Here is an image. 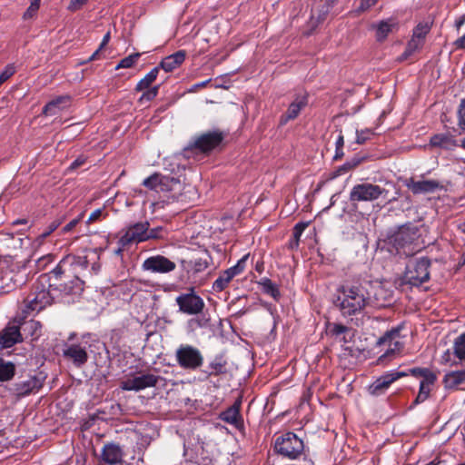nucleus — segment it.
Masks as SVG:
<instances>
[{"label":"nucleus","mask_w":465,"mask_h":465,"mask_svg":"<svg viewBox=\"0 0 465 465\" xmlns=\"http://www.w3.org/2000/svg\"><path fill=\"white\" fill-rule=\"evenodd\" d=\"M249 256V253L243 255L235 265L230 267V270L233 272L235 276L241 274L245 270Z\"/></svg>","instance_id":"obj_43"},{"label":"nucleus","mask_w":465,"mask_h":465,"mask_svg":"<svg viewBox=\"0 0 465 465\" xmlns=\"http://www.w3.org/2000/svg\"><path fill=\"white\" fill-rule=\"evenodd\" d=\"M389 191L380 185L362 183L354 185L350 192L351 203L372 202L380 197L387 198Z\"/></svg>","instance_id":"obj_8"},{"label":"nucleus","mask_w":465,"mask_h":465,"mask_svg":"<svg viewBox=\"0 0 465 465\" xmlns=\"http://www.w3.org/2000/svg\"><path fill=\"white\" fill-rule=\"evenodd\" d=\"M372 27L376 30L377 41L383 42L391 33L398 29V22L395 18H388L373 25Z\"/></svg>","instance_id":"obj_22"},{"label":"nucleus","mask_w":465,"mask_h":465,"mask_svg":"<svg viewBox=\"0 0 465 465\" xmlns=\"http://www.w3.org/2000/svg\"><path fill=\"white\" fill-rule=\"evenodd\" d=\"M464 380H443L446 388H457Z\"/></svg>","instance_id":"obj_59"},{"label":"nucleus","mask_w":465,"mask_h":465,"mask_svg":"<svg viewBox=\"0 0 465 465\" xmlns=\"http://www.w3.org/2000/svg\"><path fill=\"white\" fill-rule=\"evenodd\" d=\"M146 232L148 234V241L163 239L166 235V230L162 226H157L152 229H150V226H148Z\"/></svg>","instance_id":"obj_42"},{"label":"nucleus","mask_w":465,"mask_h":465,"mask_svg":"<svg viewBox=\"0 0 465 465\" xmlns=\"http://www.w3.org/2000/svg\"><path fill=\"white\" fill-rule=\"evenodd\" d=\"M86 160L87 158L84 155H80L71 163L68 169L70 171H74L79 167L83 166L86 163Z\"/></svg>","instance_id":"obj_53"},{"label":"nucleus","mask_w":465,"mask_h":465,"mask_svg":"<svg viewBox=\"0 0 465 465\" xmlns=\"http://www.w3.org/2000/svg\"><path fill=\"white\" fill-rule=\"evenodd\" d=\"M186 51L179 50L173 54H170L164 57L158 66L159 69L162 68L165 72H172L174 69L178 68L185 60Z\"/></svg>","instance_id":"obj_23"},{"label":"nucleus","mask_w":465,"mask_h":465,"mask_svg":"<svg viewBox=\"0 0 465 465\" xmlns=\"http://www.w3.org/2000/svg\"><path fill=\"white\" fill-rule=\"evenodd\" d=\"M407 188L413 194H421V193H434L437 190L443 189V185L436 180H420L416 181L413 178H411L406 183Z\"/></svg>","instance_id":"obj_17"},{"label":"nucleus","mask_w":465,"mask_h":465,"mask_svg":"<svg viewBox=\"0 0 465 465\" xmlns=\"http://www.w3.org/2000/svg\"><path fill=\"white\" fill-rule=\"evenodd\" d=\"M71 96L68 94L59 95L50 102H48L44 107L42 114L45 115H54L59 111L68 107L70 105Z\"/></svg>","instance_id":"obj_21"},{"label":"nucleus","mask_w":465,"mask_h":465,"mask_svg":"<svg viewBox=\"0 0 465 465\" xmlns=\"http://www.w3.org/2000/svg\"><path fill=\"white\" fill-rule=\"evenodd\" d=\"M430 31V25L428 23H419L413 29L412 36L424 41Z\"/></svg>","instance_id":"obj_40"},{"label":"nucleus","mask_w":465,"mask_h":465,"mask_svg":"<svg viewBox=\"0 0 465 465\" xmlns=\"http://www.w3.org/2000/svg\"><path fill=\"white\" fill-rule=\"evenodd\" d=\"M430 145L445 151H453L460 143L450 133L435 134L430 139Z\"/></svg>","instance_id":"obj_18"},{"label":"nucleus","mask_w":465,"mask_h":465,"mask_svg":"<svg viewBox=\"0 0 465 465\" xmlns=\"http://www.w3.org/2000/svg\"><path fill=\"white\" fill-rule=\"evenodd\" d=\"M158 92H159V85H155L151 88H148V89L144 90V92L141 95L139 101L140 102H143V100L152 101L157 96Z\"/></svg>","instance_id":"obj_44"},{"label":"nucleus","mask_w":465,"mask_h":465,"mask_svg":"<svg viewBox=\"0 0 465 465\" xmlns=\"http://www.w3.org/2000/svg\"><path fill=\"white\" fill-rule=\"evenodd\" d=\"M419 227L412 223H407L398 227V229L389 236V242L400 252L405 247H409L420 237Z\"/></svg>","instance_id":"obj_9"},{"label":"nucleus","mask_w":465,"mask_h":465,"mask_svg":"<svg viewBox=\"0 0 465 465\" xmlns=\"http://www.w3.org/2000/svg\"><path fill=\"white\" fill-rule=\"evenodd\" d=\"M15 374V365L0 358V378H13Z\"/></svg>","instance_id":"obj_38"},{"label":"nucleus","mask_w":465,"mask_h":465,"mask_svg":"<svg viewBox=\"0 0 465 465\" xmlns=\"http://www.w3.org/2000/svg\"><path fill=\"white\" fill-rule=\"evenodd\" d=\"M161 177L162 174L158 173H154L153 174L150 175L149 177L145 178L142 184L150 189L153 190L155 192H159L160 183H161Z\"/></svg>","instance_id":"obj_39"},{"label":"nucleus","mask_w":465,"mask_h":465,"mask_svg":"<svg viewBox=\"0 0 465 465\" xmlns=\"http://www.w3.org/2000/svg\"><path fill=\"white\" fill-rule=\"evenodd\" d=\"M18 324H20L24 331H28L29 334L33 338H37L40 336V330L42 328V324L39 322L31 320L28 322H24L23 323L18 322Z\"/></svg>","instance_id":"obj_36"},{"label":"nucleus","mask_w":465,"mask_h":465,"mask_svg":"<svg viewBox=\"0 0 465 465\" xmlns=\"http://www.w3.org/2000/svg\"><path fill=\"white\" fill-rule=\"evenodd\" d=\"M181 186L180 180L178 178L163 175L161 177V183L158 193H172L179 189Z\"/></svg>","instance_id":"obj_30"},{"label":"nucleus","mask_w":465,"mask_h":465,"mask_svg":"<svg viewBox=\"0 0 465 465\" xmlns=\"http://www.w3.org/2000/svg\"><path fill=\"white\" fill-rule=\"evenodd\" d=\"M227 362L223 356H216L206 367L204 372L208 376H217L226 372Z\"/></svg>","instance_id":"obj_27"},{"label":"nucleus","mask_w":465,"mask_h":465,"mask_svg":"<svg viewBox=\"0 0 465 465\" xmlns=\"http://www.w3.org/2000/svg\"><path fill=\"white\" fill-rule=\"evenodd\" d=\"M453 353L459 360L465 361V333L455 339Z\"/></svg>","instance_id":"obj_35"},{"label":"nucleus","mask_w":465,"mask_h":465,"mask_svg":"<svg viewBox=\"0 0 465 465\" xmlns=\"http://www.w3.org/2000/svg\"><path fill=\"white\" fill-rule=\"evenodd\" d=\"M175 359L180 367L189 371H195L203 364L201 351L190 344H181L176 349Z\"/></svg>","instance_id":"obj_7"},{"label":"nucleus","mask_w":465,"mask_h":465,"mask_svg":"<svg viewBox=\"0 0 465 465\" xmlns=\"http://www.w3.org/2000/svg\"><path fill=\"white\" fill-rule=\"evenodd\" d=\"M88 0H71L67 9L71 12H76L82 8L84 5L87 3Z\"/></svg>","instance_id":"obj_54"},{"label":"nucleus","mask_w":465,"mask_h":465,"mask_svg":"<svg viewBox=\"0 0 465 465\" xmlns=\"http://www.w3.org/2000/svg\"><path fill=\"white\" fill-rule=\"evenodd\" d=\"M402 330V326L399 325L397 327L391 328L387 331L378 340L379 345H388L389 348L386 351L385 355L387 354H394L396 352H400L403 348V343L399 341L401 336V331Z\"/></svg>","instance_id":"obj_16"},{"label":"nucleus","mask_w":465,"mask_h":465,"mask_svg":"<svg viewBox=\"0 0 465 465\" xmlns=\"http://www.w3.org/2000/svg\"><path fill=\"white\" fill-rule=\"evenodd\" d=\"M175 269L176 263L161 254L150 256L142 263V270L152 273L165 274L173 272Z\"/></svg>","instance_id":"obj_11"},{"label":"nucleus","mask_w":465,"mask_h":465,"mask_svg":"<svg viewBox=\"0 0 465 465\" xmlns=\"http://www.w3.org/2000/svg\"><path fill=\"white\" fill-rule=\"evenodd\" d=\"M40 1L41 0H31L29 7L26 9V11L24 14V18L28 19L33 17L36 12L38 11L40 7Z\"/></svg>","instance_id":"obj_48"},{"label":"nucleus","mask_w":465,"mask_h":465,"mask_svg":"<svg viewBox=\"0 0 465 465\" xmlns=\"http://www.w3.org/2000/svg\"><path fill=\"white\" fill-rule=\"evenodd\" d=\"M61 220L56 219L51 222L48 226L44 230V232L40 234L42 239H45L48 237L53 232H54L61 224Z\"/></svg>","instance_id":"obj_50"},{"label":"nucleus","mask_w":465,"mask_h":465,"mask_svg":"<svg viewBox=\"0 0 465 465\" xmlns=\"http://www.w3.org/2000/svg\"><path fill=\"white\" fill-rule=\"evenodd\" d=\"M424 45V41L411 37V39L408 42L407 46L405 48L404 53L402 54L403 57L407 59L409 56L413 54L415 52L420 50Z\"/></svg>","instance_id":"obj_37"},{"label":"nucleus","mask_w":465,"mask_h":465,"mask_svg":"<svg viewBox=\"0 0 465 465\" xmlns=\"http://www.w3.org/2000/svg\"><path fill=\"white\" fill-rule=\"evenodd\" d=\"M394 381L395 380H375V381L368 387V391L371 395L379 396L384 393Z\"/></svg>","instance_id":"obj_32"},{"label":"nucleus","mask_w":465,"mask_h":465,"mask_svg":"<svg viewBox=\"0 0 465 465\" xmlns=\"http://www.w3.org/2000/svg\"><path fill=\"white\" fill-rule=\"evenodd\" d=\"M54 259V256L51 253L43 255L35 260V265L38 270H44L49 263Z\"/></svg>","instance_id":"obj_46"},{"label":"nucleus","mask_w":465,"mask_h":465,"mask_svg":"<svg viewBox=\"0 0 465 465\" xmlns=\"http://www.w3.org/2000/svg\"><path fill=\"white\" fill-rule=\"evenodd\" d=\"M414 376L417 378H437V373H435L430 368H421V367H407V366H399L396 370L391 371L390 373L386 375H382L380 378H403L406 376Z\"/></svg>","instance_id":"obj_14"},{"label":"nucleus","mask_w":465,"mask_h":465,"mask_svg":"<svg viewBox=\"0 0 465 465\" xmlns=\"http://www.w3.org/2000/svg\"><path fill=\"white\" fill-rule=\"evenodd\" d=\"M26 273L23 272H17L14 273V270L6 271L3 272L2 281L10 282L15 287L21 286L25 282V277Z\"/></svg>","instance_id":"obj_33"},{"label":"nucleus","mask_w":465,"mask_h":465,"mask_svg":"<svg viewBox=\"0 0 465 465\" xmlns=\"http://www.w3.org/2000/svg\"><path fill=\"white\" fill-rule=\"evenodd\" d=\"M148 226H150V223L147 221L130 224L120 237V243L122 245H131L148 241V234L146 232Z\"/></svg>","instance_id":"obj_12"},{"label":"nucleus","mask_w":465,"mask_h":465,"mask_svg":"<svg viewBox=\"0 0 465 465\" xmlns=\"http://www.w3.org/2000/svg\"><path fill=\"white\" fill-rule=\"evenodd\" d=\"M101 51L102 49H100L99 46L98 49L95 52H94L93 54L87 60L81 62V64H85L87 63L99 59V54Z\"/></svg>","instance_id":"obj_61"},{"label":"nucleus","mask_w":465,"mask_h":465,"mask_svg":"<svg viewBox=\"0 0 465 465\" xmlns=\"http://www.w3.org/2000/svg\"><path fill=\"white\" fill-rule=\"evenodd\" d=\"M124 452L115 443L105 444L102 450L103 460L109 465H122Z\"/></svg>","instance_id":"obj_19"},{"label":"nucleus","mask_w":465,"mask_h":465,"mask_svg":"<svg viewBox=\"0 0 465 465\" xmlns=\"http://www.w3.org/2000/svg\"><path fill=\"white\" fill-rule=\"evenodd\" d=\"M258 284L262 286V292L271 296L274 301L278 302L281 298L279 287L267 277L262 278Z\"/></svg>","instance_id":"obj_29"},{"label":"nucleus","mask_w":465,"mask_h":465,"mask_svg":"<svg viewBox=\"0 0 465 465\" xmlns=\"http://www.w3.org/2000/svg\"><path fill=\"white\" fill-rule=\"evenodd\" d=\"M240 408H241V401H236L231 407L227 408L224 411L220 414V418L222 420L232 424L236 425L240 420Z\"/></svg>","instance_id":"obj_25"},{"label":"nucleus","mask_w":465,"mask_h":465,"mask_svg":"<svg viewBox=\"0 0 465 465\" xmlns=\"http://www.w3.org/2000/svg\"><path fill=\"white\" fill-rule=\"evenodd\" d=\"M444 378H465V371L447 373Z\"/></svg>","instance_id":"obj_63"},{"label":"nucleus","mask_w":465,"mask_h":465,"mask_svg":"<svg viewBox=\"0 0 465 465\" xmlns=\"http://www.w3.org/2000/svg\"><path fill=\"white\" fill-rule=\"evenodd\" d=\"M104 249L101 247L85 250L84 255L69 254L63 258L56 267L51 272L56 281L49 283V287H54L64 295H80L84 291V282L89 266L90 275L97 274L100 271L99 258Z\"/></svg>","instance_id":"obj_1"},{"label":"nucleus","mask_w":465,"mask_h":465,"mask_svg":"<svg viewBox=\"0 0 465 465\" xmlns=\"http://www.w3.org/2000/svg\"><path fill=\"white\" fill-rule=\"evenodd\" d=\"M80 217L73 219L71 222H69L64 228L63 232H71L79 223Z\"/></svg>","instance_id":"obj_58"},{"label":"nucleus","mask_w":465,"mask_h":465,"mask_svg":"<svg viewBox=\"0 0 465 465\" xmlns=\"http://www.w3.org/2000/svg\"><path fill=\"white\" fill-rule=\"evenodd\" d=\"M175 302L179 307V312L187 315H197L203 312L205 303L193 288L188 292L181 293L175 298Z\"/></svg>","instance_id":"obj_10"},{"label":"nucleus","mask_w":465,"mask_h":465,"mask_svg":"<svg viewBox=\"0 0 465 465\" xmlns=\"http://www.w3.org/2000/svg\"><path fill=\"white\" fill-rule=\"evenodd\" d=\"M378 0H361L360 9L364 11L373 6Z\"/></svg>","instance_id":"obj_60"},{"label":"nucleus","mask_w":465,"mask_h":465,"mask_svg":"<svg viewBox=\"0 0 465 465\" xmlns=\"http://www.w3.org/2000/svg\"><path fill=\"white\" fill-rule=\"evenodd\" d=\"M40 387H42V380H26L15 384L14 388H10V390L14 395L22 397L31 393L34 390H38Z\"/></svg>","instance_id":"obj_24"},{"label":"nucleus","mask_w":465,"mask_h":465,"mask_svg":"<svg viewBox=\"0 0 465 465\" xmlns=\"http://www.w3.org/2000/svg\"><path fill=\"white\" fill-rule=\"evenodd\" d=\"M310 222H299L297 223L292 229V237L298 240H301V236L303 233L304 230L309 226Z\"/></svg>","instance_id":"obj_47"},{"label":"nucleus","mask_w":465,"mask_h":465,"mask_svg":"<svg viewBox=\"0 0 465 465\" xmlns=\"http://www.w3.org/2000/svg\"><path fill=\"white\" fill-rule=\"evenodd\" d=\"M456 50H465V33L453 42Z\"/></svg>","instance_id":"obj_56"},{"label":"nucleus","mask_w":465,"mask_h":465,"mask_svg":"<svg viewBox=\"0 0 465 465\" xmlns=\"http://www.w3.org/2000/svg\"><path fill=\"white\" fill-rule=\"evenodd\" d=\"M430 261L422 257L415 260L407 266L404 274V282L411 286L419 287L430 280Z\"/></svg>","instance_id":"obj_6"},{"label":"nucleus","mask_w":465,"mask_h":465,"mask_svg":"<svg viewBox=\"0 0 465 465\" xmlns=\"http://www.w3.org/2000/svg\"><path fill=\"white\" fill-rule=\"evenodd\" d=\"M102 214H103V211L101 209L94 210L89 215V218L87 220V223H94V222H96V221L100 220Z\"/></svg>","instance_id":"obj_57"},{"label":"nucleus","mask_w":465,"mask_h":465,"mask_svg":"<svg viewBox=\"0 0 465 465\" xmlns=\"http://www.w3.org/2000/svg\"><path fill=\"white\" fill-rule=\"evenodd\" d=\"M157 380H124L122 388L125 391H140L156 385Z\"/></svg>","instance_id":"obj_26"},{"label":"nucleus","mask_w":465,"mask_h":465,"mask_svg":"<svg viewBox=\"0 0 465 465\" xmlns=\"http://www.w3.org/2000/svg\"><path fill=\"white\" fill-rule=\"evenodd\" d=\"M300 245V240L298 239H295V238H292L288 243V247L292 250H295V249H298Z\"/></svg>","instance_id":"obj_64"},{"label":"nucleus","mask_w":465,"mask_h":465,"mask_svg":"<svg viewBox=\"0 0 465 465\" xmlns=\"http://www.w3.org/2000/svg\"><path fill=\"white\" fill-rule=\"evenodd\" d=\"M304 448L303 440L291 431L278 436L274 442L275 452L289 460H296L301 457Z\"/></svg>","instance_id":"obj_5"},{"label":"nucleus","mask_w":465,"mask_h":465,"mask_svg":"<svg viewBox=\"0 0 465 465\" xmlns=\"http://www.w3.org/2000/svg\"><path fill=\"white\" fill-rule=\"evenodd\" d=\"M308 104L307 96H298L288 107L284 114L281 116V124H285L290 120H294L300 114L302 109Z\"/></svg>","instance_id":"obj_20"},{"label":"nucleus","mask_w":465,"mask_h":465,"mask_svg":"<svg viewBox=\"0 0 465 465\" xmlns=\"http://www.w3.org/2000/svg\"><path fill=\"white\" fill-rule=\"evenodd\" d=\"M87 342L81 341L79 343L64 344L63 349V357L73 362L76 367H81L88 361Z\"/></svg>","instance_id":"obj_13"},{"label":"nucleus","mask_w":465,"mask_h":465,"mask_svg":"<svg viewBox=\"0 0 465 465\" xmlns=\"http://www.w3.org/2000/svg\"><path fill=\"white\" fill-rule=\"evenodd\" d=\"M351 165L349 162H346L344 164L339 166L331 174V178H336L341 174H344L351 171Z\"/></svg>","instance_id":"obj_55"},{"label":"nucleus","mask_w":465,"mask_h":465,"mask_svg":"<svg viewBox=\"0 0 465 465\" xmlns=\"http://www.w3.org/2000/svg\"><path fill=\"white\" fill-rule=\"evenodd\" d=\"M226 134L220 129H213L198 134L193 137L184 153H198L210 155L213 152L220 150L223 146Z\"/></svg>","instance_id":"obj_3"},{"label":"nucleus","mask_w":465,"mask_h":465,"mask_svg":"<svg viewBox=\"0 0 465 465\" xmlns=\"http://www.w3.org/2000/svg\"><path fill=\"white\" fill-rule=\"evenodd\" d=\"M53 302V297L50 294L46 286L45 276H41L32 286L31 292L24 300L25 308L24 313L39 312L46 306L50 305Z\"/></svg>","instance_id":"obj_4"},{"label":"nucleus","mask_w":465,"mask_h":465,"mask_svg":"<svg viewBox=\"0 0 465 465\" xmlns=\"http://www.w3.org/2000/svg\"><path fill=\"white\" fill-rule=\"evenodd\" d=\"M235 277L233 272L230 270V268L223 271L218 278L213 283V290L216 292H223L225 290L231 281Z\"/></svg>","instance_id":"obj_28"},{"label":"nucleus","mask_w":465,"mask_h":465,"mask_svg":"<svg viewBox=\"0 0 465 465\" xmlns=\"http://www.w3.org/2000/svg\"><path fill=\"white\" fill-rule=\"evenodd\" d=\"M15 70V67L11 64L6 65L5 70L0 74V86L8 80L14 74Z\"/></svg>","instance_id":"obj_51"},{"label":"nucleus","mask_w":465,"mask_h":465,"mask_svg":"<svg viewBox=\"0 0 465 465\" xmlns=\"http://www.w3.org/2000/svg\"><path fill=\"white\" fill-rule=\"evenodd\" d=\"M349 331L347 326L341 323H333L330 326V333L335 337H339Z\"/></svg>","instance_id":"obj_49"},{"label":"nucleus","mask_w":465,"mask_h":465,"mask_svg":"<svg viewBox=\"0 0 465 465\" xmlns=\"http://www.w3.org/2000/svg\"><path fill=\"white\" fill-rule=\"evenodd\" d=\"M23 341L21 333V326L15 321L8 322V324L0 331V348L8 349L15 344Z\"/></svg>","instance_id":"obj_15"},{"label":"nucleus","mask_w":465,"mask_h":465,"mask_svg":"<svg viewBox=\"0 0 465 465\" xmlns=\"http://www.w3.org/2000/svg\"><path fill=\"white\" fill-rule=\"evenodd\" d=\"M343 145H344V137L341 131L340 134L338 135V138L336 140L335 146H336V149H339V148L343 149Z\"/></svg>","instance_id":"obj_62"},{"label":"nucleus","mask_w":465,"mask_h":465,"mask_svg":"<svg viewBox=\"0 0 465 465\" xmlns=\"http://www.w3.org/2000/svg\"><path fill=\"white\" fill-rule=\"evenodd\" d=\"M140 56L141 53H134L123 58L116 65V69L133 67L134 64L137 62V60L140 58Z\"/></svg>","instance_id":"obj_41"},{"label":"nucleus","mask_w":465,"mask_h":465,"mask_svg":"<svg viewBox=\"0 0 465 465\" xmlns=\"http://www.w3.org/2000/svg\"><path fill=\"white\" fill-rule=\"evenodd\" d=\"M434 380H421L420 385V391L415 399V403H420L426 401L430 395L431 386Z\"/></svg>","instance_id":"obj_34"},{"label":"nucleus","mask_w":465,"mask_h":465,"mask_svg":"<svg viewBox=\"0 0 465 465\" xmlns=\"http://www.w3.org/2000/svg\"><path fill=\"white\" fill-rule=\"evenodd\" d=\"M337 291L340 294L334 304L343 316L361 313L370 302L369 292L360 283L343 284Z\"/></svg>","instance_id":"obj_2"},{"label":"nucleus","mask_w":465,"mask_h":465,"mask_svg":"<svg viewBox=\"0 0 465 465\" xmlns=\"http://www.w3.org/2000/svg\"><path fill=\"white\" fill-rule=\"evenodd\" d=\"M159 74V67H153L148 74L142 78L135 86L136 92H142L151 88L152 84L156 80Z\"/></svg>","instance_id":"obj_31"},{"label":"nucleus","mask_w":465,"mask_h":465,"mask_svg":"<svg viewBox=\"0 0 465 465\" xmlns=\"http://www.w3.org/2000/svg\"><path fill=\"white\" fill-rule=\"evenodd\" d=\"M458 125L465 132V98L460 101L458 108Z\"/></svg>","instance_id":"obj_45"},{"label":"nucleus","mask_w":465,"mask_h":465,"mask_svg":"<svg viewBox=\"0 0 465 465\" xmlns=\"http://www.w3.org/2000/svg\"><path fill=\"white\" fill-rule=\"evenodd\" d=\"M356 143L359 144H363L367 140L371 138L372 133L370 130H362L356 132Z\"/></svg>","instance_id":"obj_52"}]
</instances>
